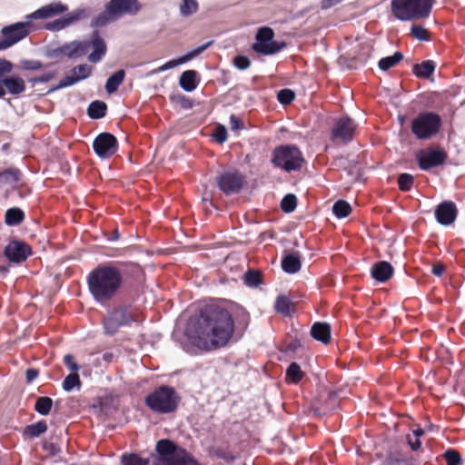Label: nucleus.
Wrapping results in <instances>:
<instances>
[{
	"mask_svg": "<svg viewBox=\"0 0 465 465\" xmlns=\"http://www.w3.org/2000/svg\"><path fill=\"white\" fill-rule=\"evenodd\" d=\"M274 33L270 27L260 28L256 35V43L252 49L262 54H273L285 47V43L272 41Z\"/></svg>",
	"mask_w": 465,
	"mask_h": 465,
	"instance_id": "obj_12",
	"label": "nucleus"
},
{
	"mask_svg": "<svg viewBox=\"0 0 465 465\" xmlns=\"http://www.w3.org/2000/svg\"><path fill=\"white\" fill-rule=\"evenodd\" d=\"M423 434H424V431H423V430H422V429H417V430H413V432H412V434H411V435H412V437H414V438H415V436H416L418 439H420V437L421 435H423Z\"/></svg>",
	"mask_w": 465,
	"mask_h": 465,
	"instance_id": "obj_62",
	"label": "nucleus"
},
{
	"mask_svg": "<svg viewBox=\"0 0 465 465\" xmlns=\"http://www.w3.org/2000/svg\"><path fill=\"white\" fill-rule=\"evenodd\" d=\"M64 362L72 372H75L79 370L78 364L74 361V357L71 354H66L64 356Z\"/></svg>",
	"mask_w": 465,
	"mask_h": 465,
	"instance_id": "obj_54",
	"label": "nucleus"
},
{
	"mask_svg": "<svg viewBox=\"0 0 465 465\" xmlns=\"http://www.w3.org/2000/svg\"><path fill=\"white\" fill-rule=\"evenodd\" d=\"M89 49V43L86 41H73L59 47L60 54L74 59L84 55Z\"/></svg>",
	"mask_w": 465,
	"mask_h": 465,
	"instance_id": "obj_21",
	"label": "nucleus"
},
{
	"mask_svg": "<svg viewBox=\"0 0 465 465\" xmlns=\"http://www.w3.org/2000/svg\"><path fill=\"white\" fill-rule=\"evenodd\" d=\"M13 64L5 59L0 58V79L13 71Z\"/></svg>",
	"mask_w": 465,
	"mask_h": 465,
	"instance_id": "obj_52",
	"label": "nucleus"
},
{
	"mask_svg": "<svg viewBox=\"0 0 465 465\" xmlns=\"http://www.w3.org/2000/svg\"><path fill=\"white\" fill-rule=\"evenodd\" d=\"M437 221L444 225L452 223L457 216V208L452 202H444L435 210Z\"/></svg>",
	"mask_w": 465,
	"mask_h": 465,
	"instance_id": "obj_22",
	"label": "nucleus"
},
{
	"mask_svg": "<svg viewBox=\"0 0 465 465\" xmlns=\"http://www.w3.org/2000/svg\"><path fill=\"white\" fill-rule=\"evenodd\" d=\"M446 159L447 153L440 149H430L417 155L419 167L423 171L443 164Z\"/></svg>",
	"mask_w": 465,
	"mask_h": 465,
	"instance_id": "obj_16",
	"label": "nucleus"
},
{
	"mask_svg": "<svg viewBox=\"0 0 465 465\" xmlns=\"http://www.w3.org/2000/svg\"><path fill=\"white\" fill-rule=\"evenodd\" d=\"M19 171L17 170H6L0 173V182L1 181H13L17 182L19 180Z\"/></svg>",
	"mask_w": 465,
	"mask_h": 465,
	"instance_id": "obj_50",
	"label": "nucleus"
},
{
	"mask_svg": "<svg viewBox=\"0 0 465 465\" xmlns=\"http://www.w3.org/2000/svg\"><path fill=\"white\" fill-rule=\"evenodd\" d=\"M357 124L348 116H341L334 120L331 129V140L333 143H347L351 142L356 133Z\"/></svg>",
	"mask_w": 465,
	"mask_h": 465,
	"instance_id": "obj_11",
	"label": "nucleus"
},
{
	"mask_svg": "<svg viewBox=\"0 0 465 465\" xmlns=\"http://www.w3.org/2000/svg\"><path fill=\"white\" fill-rule=\"evenodd\" d=\"M373 279L380 282H385L391 278L393 274V267L391 264L385 261L375 262L371 270Z\"/></svg>",
	"mask_w": 465,
	"mask_h": 465,
	"instance_id": "obj_23",
	"label": "nucleus"
},
{
	"mask_svg": "<svg viewBox=\"0 0 465 465\" xmlns=\"http://www.w3.org/2000/svg\"><path fill=\"white\" fill-rule=\"evenodd\" d=\"M198 10V3L196 0H183L180 11L183 15L188 16Z\"/></svg>",
	"mask_w": 465,
	"mask_h": 465,
	"instance_id": "obj_44",
	"label": "nucleus"
},
{
	"mask_svg": "<svg viewBox=\"0 0 465 465\" xmlns=\"http://www.w3.org/2000/svg\"><path fill=\"white\" fill-rule=\"evenodd\" d=\"M303 163L302 153L296 145H280L275 147L272 152V163L273 166L287 173L300 170Z\"/></svg>",
	"mask_w": 465,
	"mask_h": 465,
	"instance_id": "obj_8",
	"label": "nucleus"
},
{
	"mask_svg": "<svg viewBox=\"0 0 465 465\" xmlns=\"http://www.w3.org/2000/svg\"><path fill=\"white\" fill-rule=\"evenodd\" d=\"M155 450L159 460L164 465H197L192 455L183 448L171 440L163 439L157 441Z\"/></svg>",
	"mask_w": 465,
	"mask_h": 465,
	"instance_id": "obj_6",
	"label": "nucleus"
},
{
	"mask_svg": "<svg viewBox=\"0 0 465 465\" xmlns=\"http://www.w3.org/2000/svg\"><path fill=\"white\" fill-rule=\"evenodd\" d=\"M303 377L301 367L296 362H292L286 371V378L288 381L298 383Z\"/></svg>",
	"mask_w": 465,
	"mask_h": 465,
	"instance_id": "obj_37",
	"label": "nucleus"
},
{
	"mask_svg": "<svg viewBox=\"0 0 465 465\" xmlns=\"http://www.w3.org/2000/svg\"><path fill=\"white\" fill-rule=\"evenodd\" d=\"M436 64L431 60L424 61L413 66L412 72L419 78H429L434 72Z\"/></svg>",
	"mask_w": 465,
	"mask_h": 465,
	"instance_id": "obj_29",
	"label": "nucleus"
},
{
	"mask_svg": "<svg viewBox=\"0 0 465 465\" xmlns=\"http://www.w3.org/2000/svg\"><path fill=\"white\" fill-rule=\"evenodd\" d=\"M106 104L102 101L92 102L87 109L88 116L92 119H100L106 114Z\"/></svg>",
	"mask_w": 465,
	"mask_h": 465,
	"instance_id": "obj_32",
	"label": "nucleus"
},
{
	"mask_svg": "<svg viewBox=\"0 0 465 465\" xmlns=\"http://www.w3.org/2000/svg\"><path fill=\"white\" fill-rule=\"evenodd\" d=\"M234 332V321L230 312L216 304H208L192 318L186 334L200 350L212 351L228 344Z\"/></svg>",
	"mask_w": 465,
	"mask_h": 465,
	"instance_id": "obj_1",
	"label": "nucleus"
},
{
	"mask_svg": "<svg viewBox=\"0 0 465 465\" xmlns=\"http://www.w3.org/2000/svg\"><path fill=\"white\" fill-rule=\"evenodd\" d=\"M297 206V198L294 194L285 195L281 202V209L286 213H292Z\"/></svg>",
	"mask_w": 465,
	"mask_h": 465,
	"instance_id": "obj_40",
	"label": "nucleus"
},
{
	"mask_svg": "<svg viewBox=\"0 0 465 465\" xmlns=\"http://www.w3.org/2000/svg\"><path fill=\"white\" fill-rule=\"evenodd\" d=\"M198 73L194 70L184 71L179 79L180 86L186 92H193L199 84Z\"/></svg>",
	"mask_w": 465,
	"mask_h": 465,
	"instance_id": "obj_26",
	"label": "nucleus"
},
{
	"mask_svg": "<svg viewBox=\"0 0 465 465\" xmlns=\"http://www.w3.org/2000/svg\"><path fill=\"white\" fill-rule=\"evenodd\" d=\"M124 281L122 265L115 262L98 264L86 277L89 292L100 304L113 300L121 290Z\"/></svg>",
	"mask_w": 465,
	"mask_h": 465,
	"instance_id": "obj_2",
	"label": "nucleus"
},
{
	"mask_svg": "<svg viewBox=\"0 0 465 465\" xmlns=\"http://www.w3.org/2000/svg\"><path fill=\"white\" fill-rule=\"evenodd\" d=\"M332 212L336 217L345 218L351 214V207L346 201L339 200L333 204Z\"/></svg>",
	"mask_w": 465,
	"mask_h": 465,
	"instance_id": "obj_36",
	"label": "nucleus"
},
{
	"mask_svg": "<svg viewBox=\"0 0 465 465\" xmlns=\"http://www.w3.org/2000/svg\"><path fill=\"white\" fill-rule=\"evenodd\" d=\"M445 268L443 264H434L432 266V273L436 276H441Z\"/></svg>",
	"mask_w": 465,
	"mask_h": 465,
	"instance_id": "obj_60",
	"label": "nucleus"
},
{
	"mask_svg": "<svg viewBox=\"0 0 465 465\" xmlns=\"http://www.w3.org/2000/svg\"><path fill=\"white\" fill-rule=\"evenodd\" d=\"M24 67L27 70H38L42 67V63L39 61H25Z\"/></svg>",
	"mask_w": 465,
	"mask_h": 465,
	"instance_id": "obj_56",
	"label": "nucleus"
},
{
	"mask_svg": "<svg viewBox=\"0 0 465 465\" xmlns=\"http://www.w3.org/2000/svg\"><path fill=\"white\" fill-rule=\"evenodd\" d=\"M134 316L126 307L114 309L103 321L104 329L106 334H115L119 328L129 325L134 322Z\"/></svg>",
	"mask_w": 465,
	"mask_h": 465,
	"instance_id": "obj_10",
	"label": "nucleus"
},
{
	"mask_svg": "<svg viewBox=\"0 0 465 465\" xmlns=\"http://www.w3.org/2000/svg\"><path fill=\"white\" fill-rule=\"evenodd\" d=\"M125 77V72L124 70H118L113 74L106 81L105 90L108 94L115 93L119 86L122 84Z\"/></svg>",
	"mask_w": 465,
	"mask_h": 465,
	"instance_id": "obj_30",
	"label": "nucleus"
},
{
	"mask_svg": "<svg viewBox=\"0 0 465 465\" xmlns=\"http://www.w3.org/2000/svg\"><path fill=\"white\" fill-rule=\"evenodd\" d=\"M442 120L434 112H422L417 114L411 124L412 134L419 140H430L440 130Z\"/></svg>",
	"mask_w": 465,
	"mask_h": 465,
	"instance_id": "obj_7",
	"label": "nucleus"
},
{
	"mask_svg": "<svg viewBox=\"0 0 465 465\" xmlns=\"http://www.w3.org/2000/svg\"><path fill=\"white\" fill-rule=\"evenodd\" d=\"M406 438L407 443L412 450H417L420 448L421 442L416 436L414 438L412 435L408 434Z\"/></svg>",
	"mask_w": 465,
	"mask_h": 465,
	"instance_id": "obj_55",
	"label": "nucleus"
},
{
	"mask_svg": "<svg viewBox=\"0 0 465 465\" xmlns=\"http://www.w3.org/2000/svg\"><path fill=\"white\" fill-rule=\"evenodd\" d=\"M24 212L19 208H10L5 215V223L7 225H17L24 221Z\"/></svg>",
	"mask_w": 465,
	"mask_h": 465,
	"instance_id": "obj_33",
	"label": "nucleus"
},
{
	"mask_svg": "<svg viewBox=\"0 0 465 465\" xmlns=\"http://www.w3.org/2000/svg\"><path fill=\"white\" fill-rule=\"evenodd\" d=\"M249 323V315L248 314H244V318L242 320V327L243 329H245L247 327Z\"/></svg>",
	"mask_w": 465,
	"mask_h": 465,
	"instance_id": "obj_63",
	"label": "nucleus"
},
{
	"mask_svg": "<svg viewBox=\"0 0 465 465\" xmlns=\"http://www.w3.org/2000/svg\"><path fill=\"white\" fill-rule=\"evenodd\" d=\"M434 0H391L393 15L401 21L425 19L430 16Z\"/></svg>",
	"mask_w": 465,
	"mask_h": 465,
	"instance_id": "obj_4",
	"label": "nucleus"
},
{
	"mask_svg": "<svg viewBox=\"0 0 465 465\" xmlns=\"http://www.w3.org/2000/svg\"><path fill=\"white\" fill-rule=\"evenodd\" d=\"M209 45H210V43L197 47L196 49L187 53L183 56H181L177 59H173V60L168 61L167 63H165L164 64H163L162 66L159 67V71L160 72L165 71V70L173 68L179 64L187 63L188 61L193 59L194 57H196L197 55L202 54Z\"/></svg>",
	"mask_w": 465,
	"mask_h": 465,
	"instance_id": "obj_24",
	"label": "nucleus"
},
{
	"mask_svg": "<svg viewBox=\"0 0 465 465\" xmlns=\"http://www.w3.org/2000/svg\"><path fill=\"white\" fill-rule=\"evenodd\" d=\"M213 137L216 142L222 143L226 141L227 139V131L223 126H218L215 129V132L213 134Z\"/></svg>",
	"mask_w": 465,
	"mask_h": 465,
	"instance_id": "obj_53",
	"label": "nucleus"
},
{
	"mask_svg": "<svg viewBox=\"0 0 465 465\" xmlns=\"http://www.w3.org/2000/svg\"><path fill=\"white\" fill-rule=\"evenodd\" d=\"M80 386L81 381L77 371L72 372L69 375H67L63 381V389L66 391H70L74 387L79 388Z\"/></svg>",
	"mask_w": 465,
	"mask_h": 465,
	"instance_id": "obj_39",
	"label": "nucleus"
},
{
	"mask_svg": "<svg viewBox=\"0 0 465 465\" xmlns=\"http://www.w3.org/2000/svg\"><path fill=\"white\" fill-rule=\"evenodd\" d=\"M219 189L227 195L238 193L244 183V177L239 172H224L216 178Z\"/></svg>",
	"mask_w": 465,
	"mask_h": 465,
	"instance_id": "obj_14",
	"label": "nucleus"
},
{
	"mask_svg": "<svg viewBox=\"0 0 465 465\" xmlns=\"http://www.w3.org/2000/svg\"><path fill=\"white\" fill-rule=\"evenodd\" d=\"M93 72V67L86 64H79L71 69L69 74L65 75L59 84L51 88L52 91H56L67 86H71L79 81L88 78Z\"/></svg>",
	"mask_w": 465,
	"mask_h": 465,
	"instance_id": "obj_15",
	"label": "nucleus"
},
{
	"mask_svg": "<svg viewBox=\"0 0 465 465\" xmlns=\"http://www.w3.org/2000/svg\"><path fill=\"white\" fill-rule=\"evenodd\" d=\"M402 59L403 54L401 52H396L393 55L381 58L379 61V67L382 71H387L390 68L397 65Z\"/></svg>",
	"mask_w": 465,
	"mask_h": 465,
	"instance_id": "obj_34",
	"label": "nucleus"
},
{
	"mask_svg": "<svg viewBox=\"0 0 465 465\" xmlns=\"http://www.w3.org/2000/svg\"><path fill=\"white\" fill-rule=\"evenodd\" d=\"M31 254V246L20 241H12L5 248V255L12 262L20 263Z\"/></svg>",
	"mask_w": 465,
	"mask_h": 465,
	"instance_id": "obj_17",
	"label": "nucleus"
},
{
	"mask_svg": "<svg viewBox=\"0 0 465 465\" xmlns=\"http://www.w3.org/2000/svg\"><path fill=\"white\" fill-rule=\"evenodd\" d=\"M294 93L290 89H282L277 95V98L282 104H290L294 100Z\"/></svg>",
	"mask_w": 465,
	"mask_h": 465,
	"instance_id": "obj_48",
	"label": "nucleus"
},
{
	"mask_svg": "<svg viewBox=\"0 0 465 465\" xmlns=\"http://www.w3.org/2000/svg\"><path fill=\"white\" fill-rule=\"evenodd\" d=\"M230 122L232 130H238L242 128V122L236 115L232 114L230 117Z\"/></svg>",
	"mask_w": 465,
	"mask_h": 465,
	"instance_id": "obj_57",
	"label": "nucleus"
},
{
	"mask_svg": "<svg viewBox=\"0 0 465 465\" xmlns=\"http://www.w3.org/2000/svg\"><path fill=\"white\" fill-rule=\"evenodd\" d=\"M142 9L138 0H109L104 10L92 20V26L102 27L124 15H135Z\"/></svg>",
	"mask_w": 465,
	"mask_h": 465,
	"instance_id": "obj_3",
	"label": "nucleus"
},
{
	"mask_svg": "<svg viewBox=\"0 0 465 465\" xmlns=\"http://www.w3.org/2000/svg\"><path fill=\"white\" fill-rule=\"evenodd\" d=\"M411 35L412 37H414L420 41H429L430 40L429 31L421 25H413L411 28Z\"/></svg>",
	"mask_w": 465,
	"mask_h": 465,
	"instance_id": "obj_43",
	"label": "nucleus"
},
{
	"mask_svg": "<svg viewBox=\"0 0 465 465\" xmlns=\"http://www.w3.org/2000/svg\"><path fill=\"white\" fill-rule=\"evenodd\" d=\"M233 64L238 69L245 70L250 66L251 61L244 55H237L233 59Z\"/></svg>",
	"mask_w": 465,
	"mask_h": 465,
	"instance_id": "obj_51",
	"label": "nucleus"
},
{
	"mask_svg": "<svg viewBox=\"0 0 465 465\" xmlns=\"http://www.w3.org/2000/svg\"><path fill=\"white\" fill-rule=\"evenodd\" d=\"M302 262L298 254L291 253L282 260V268L287 273H296L301 270Z\"/></svg>",
	"mask_w": 465,
	"mask_h": 465,
	"instance_id": "obj_28",
	"label": "nucleus"
},
{
	"mask_svg": "<svg viewBox=\"0 0 465 465\" xmlns=\"http://www.w3.org/2000/svg\"><path fill=\"white\" fill-rule=\"evenodd\" d=\"M53 406V401L49 397H39L35 405V410L42 414V415H47L52 409Z\"/></svg>",
	"mask_w": 465,
	"mask_h": 465,
	"instance_id": "obj_38",
	"label": "nucleus"
},
{
	"mask_svg": "<svg viewBox=\"0 0 465 465\" xmlns=\"http://www.w3.org/2000/svg\"><path fill=\"white\" fill-rule=\"evenodd\" d=\"M414 178L411 174L401 173L398 177L399 189L402 192H409L413 186Z\"/></svg>",
	"mask_w": 465,
	"mask_h": 465,
	"instance_id": "obj_41",
	"label": "nucleus"
},
{
	"mask_svg": "<svg viewBox=\"0 0 465 465\" xmlns=\"http://www.w3.org/2000/svg\"><path fill=\"white\" fill-rule=\"evenodd\" d=\"M50 450H51L53 454H54L57 451L56 446L54 444H53V443L50 444Z\"/></svg>",
	"mask_w": 465,
	"mask_h": 465,
	"instance_id": "obj_64",
	"label": "nucleus"
},
{
	"mask_svg": "<svg viewBox=\"0 0 465 465\" xmlns=\"http://www.w3.org/2000/svg\"><path fill=\"white\" fill-rule=\"evenodd\" d=\"M57 74L56 71H47L42 74L41 75L35 76L29 80L30 83L35 84L37 83H47L53 80Z\"/></svg>",
	"mask_w": 465,
	"mask_h": 465,
	"instance_id": "obj_47",
	"label": "nucleus"
},
{
	"mask_svg": "<svg viewBox=\"0 0 465 465\" xmlns=\"http://www.w3.org/2000/svg\"><path fill=\"white\" fill-rule=\"evenodd\" d=\"M47 430V424L45 421L41 420L36 423L28 425L25 429V433L30 438H36Z\"/></svg>",
	"mask_w": 465,
	"mask_h": 465,
	"instance_id": "obj_35",
	"label": "nucleus"
},
{
	"mask_svg": "<svg viewBox=\"0 0 465 465\" xmlns=\"http://www.w3.org/2000/svg\"><path fill=\"white\" fill-rule=\"evenodd\" d=\"M313 339L328 344L331 341V327L326 322H315L311 329Z\"/></svg>",
	"mask_w": 465,
	"mask_h": 465,
	"instance_id": "obj_27",
	"label": "nucleus"
},
{
	"mask_svg": "<svg viewBox=\"0 0 465 465\" xmlns=\"http://www.w3.org/2000/svg\"><path fill=\"white\" fill-rule=\"evenodd\" d=\"M39 374V371L35 369H28L26 371V380L28 382H32Z\"/></svg>",
	"mask_w": 465,
	"mask_h": 465,
	"instance_id": "obj_59",
	"label": "nucleus"
},
{
	"mask_svg": "<svg viewBox=\"0 0 465 465\" xmlns=\"http://www.w3.org/2000/svg\"><path fill=\"white\" fill-rule=\"evenodd\" d=\"M33 28L34 25L31 20L4 26L1 30L3 39L0 40V50L7 49L23 40L30 34Z\"/></svg>",
	"mask_w": 465,
	"mask_h": 465,
	"instance_id": "obj_9",
	"label": "nucleus"
},
{
	"mask_svg": "<svg viewBox=\"0 0 465 465\" xmlns=\"http://www.w3.org/2000/svg\"><path fill=\"white\" fill-rule=\"evenodd\" d=\"M294 306L295 304L286 295H279L275 302L276 312L285 316L291 314L292 311L294 310Z\"/></svg>",
	"mask_w": 465,
	"mask_h": 465,
	"instance_id": "obj_31",
	"label": "nucleus"
},
{
	"mask_svg": "<svg viewBox=\"0 0 465 465\" xmlns=\"http://www.w3.org/2000/svg\"><path fill=\"white\" fill-rule=\"evenodd\" d=\"M68 10L67 5L54 2L44 5L27 16L29 19H47L65 13Z\"/></svg>",
	"mask_w": 465,
	"mask_h": 465,
	"instance_id": "obj_20",
	"label": "nucleus"
},
{
	"mask_svg": "<svg viewBox=\"0 0 465 465\" xmlns=\"http://www.w3.org/2000/svg\"><path fill=\"white\" fill-rule=\"evenodd\" d=\"M144 402L146 406L156 413L165 414L176 411L180 402V396L174 388L163 385L149 393Z\"/></svg>",
	"mask_w": 465,
	"mask_h": 465,
	"instance_id": "obj_5",
	"label": "nucleus"
},
{
	"mask_svg": "<svg viewBox=\"0 0 465 465\" xmlns=\"http://www.w3.org/2000/svg\"><path fill=\"white\" fill-rule=\"evenodd\" d=\"M172 102L181 104L183 108H191L193 106L192 101L182 94H175L170 96Z\"/></svg>",
	"mask_w": 465,
	"mask_h": 465,
	"instance_id": "obj_49",
	"label": "nucleus"
},
{
	"mask_svg": "<svg viewBox=\"0 0 465 465\" xmlns=\"http://www.w3.org/2000/svg\"><path fill=\"white\" fill-rule=\"evenodd\" d=\"M149 460L142 459L136 454H124L122 456V465H148Z\"/></svg>",
	"mask_w": 465,
	"mask_h": 465,
	"instance_id": "obj_42",
	"label": "nucleus"
},
{
	"mask_svg": "<svg viewBox=\"0 0 465 465\" xmlns=\"http://www.w3.org/2000/svg\"><path fill=\"white\" fill-rule=\"evenodd\" d=\"M94 153L103 159L112 157L118 150V142L114 135L110 133L98 134L93 143Z\"/></svg>",
	"mask_w": 465,
	"mask_h": 465,
	"instance_id": "obj_13",
	"label": "nucleus"
},
{
	"mask_svg": "<svg viewBox=\"0 0 465 465\" xmlns=\"http://www.w3.org/2000/svg\"><path fill=\"white\" fill-rule=\"evenodd\" d=\"M86 42L89 43V48H93V52L89 54L88 60L94 64L100 62L107 51V46L104 38L100 35L98 31H94L92 34L90 40Z\"/></svg>",
	"mask_w": 465,
	"mask_h": 465,
	"instance_id": "obj_19",
	"label": "nucleus"
},
{
	"mask_svg": "<svg viewBox=\"0 0 465 465\" xmlns=\"http://www.w3.org/2000/svg\"><path fill=\"white\" fill-rule=\"evenodd\" d=\"M114 359V354L112 352H105L103 354V360L105 361H112Z\"/></svg>",
	"mask_w": 465,
	"mask_h": 465,
	"instance_id": "obj_61",
	"label": "nucleus"
},
{
	"mask_svg": "<svg viewBox=\"0 0 465 465\" xmlns=\"http://www.w3.org/2000/svg\"><path fill=\"white\" fill-rule=\"evenodd\" d=\"M342 0H322L321 2V6L322 9L331 8L333 5L340 4Z\"/></svg>",
	"mask_w": 465,
	"mask_h": 465,
	"instance_id": "obj_58",
	"label": "nucleus"
},
{
	"mask_svg": "<svg viewBox=\"0 0 465 465\" xmlns=\"http://www.w3.org/2000/svg\"><path fill=\"white\" fill-rule=\"evenodd\" d=\"M86 16L87 14L84 9H76L74 12L64 16L63 18L56 19L53 22L47 23L45 28L52 31H60Z\"/></svg>",
	"mask_w": 465,
	"mask_h": 465,
	"instance_id": "obj_18",
	"label": "nucleus"
},
{
	"mask_svg": "<svg viewBox=\"0 0 465 465\" xmlns=\"http://www.w3.org/2000/svg\"><path fill=\"white\" fill-rule=\"evenodd\" d=\"M0 82L7 89L8 93L14 95H18L25 90V81L18 76L5 77V75L0 79Z\"/></svg>",
	"mask_w": 465,
	"mask_h": 465,
	"instance_id": "obj_25",
	"label": "nucleus"
},
{
	"mask_svg": "<svg viewBox=\"0 0 465 465\" xmlns=\"http://www.w3.org/2000/svg\"><path fill=\"white\" fill-rule=\"evenodd\" d=\"M244 282L248 286L256 287L262 282L261 273L255 271H248L244 275Z\"/></svg>",
	"mask_w": 465,
	"mask_h": 465,
	"instance_id": "obj_45",
	"label": "nucleus"
},
{
	"mask_svg": "<svg viewBox=\"0 0 465 465\" xmlns=\"http://www.w3.org/2000/svg\"><path fill=\"white\" fill-rule=\"evenodd\" d=\"M443 459L447 462V465H459L460 461V455L455 450H448L444 452Z\"/></svg>",
	"mask_w": 465,
	"mask_h": 465,
	"instance_id": "obj_46",
	"label": "nucleus"
}]
</instances>
